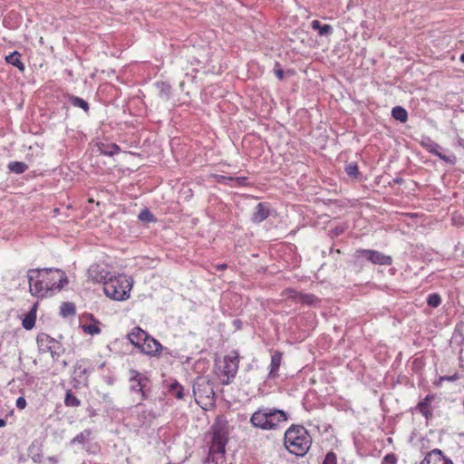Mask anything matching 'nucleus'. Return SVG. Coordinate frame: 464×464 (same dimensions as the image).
<instances>
[{
    "instance_id": "40",
    "label": "nucleus",
    "mask_w": 464,
    "mask_h": 464,
    "mask_svg": "<svg viewBox=\"0 0 464 464\" xmlns=\"http://www.w3.org/2000/svg\"><path fill=\"white\" fill-rule=\"evenodd\" d=\"M212 179H214L215 182H217L218 184L227 185V186H230V187L234 186L233 185L234 177L224 176V175H220V174H212Z\"/></svg>"
},
{
    "instance_id": "1",
    "label": "nucleus",
    "mask_w": 464,
    "mask_h": 464,
    "mask_svg": "<svg viewBox=\"0 0 464 464\" xmlns=\"http://www.w3.org/2000/svg\"><path fill=\"white\" fill-rule=\"evenodd\" d=\"M284 446L290 454L304 457L312 446V437L303 425L292 424L285 431Z\"/></svg>"
},
{
    "instance_id": "51",
    "label": "nucleus",
    "mask_w": 464,
    "mask_h": 464,
    "mask_svg": "<svg viewBox=\"0 0 464 464\" xmlns=\"http://www.w3.org/2000/svg\"><path fill=\"white\" fill-rule=\"evenodd\" d=\"M5 62L18 68L21 72L24 71V64L22 60H5Z\"/></svg>"
},
{
    "instance_id": "59",
    "label": "nucleus",
    "mask_w": 464,
    "mask_h": 464,
    "mask_svg": "<svg viewBox=\"0 0 464 464\" xmlns=\"http://www.w3.org/2000/svg\"><path fill=\"white\" fill-rule=\"evenodd\" d=\"M215 267L218 271H223V270L227 269V265L226 263L218 264L215 266Z\"/></svg>"
},
{
    "instance_id": "5",
    "label": "nucleus",
    "mask_w": 464,
    "mask_h": 464,
    "mask_svg": "<svg viewBox=\"0 0 464 464\" xmlns=\"http://www.w3.org/2000/svg\"><path fill=\"white\" fill-rule=\"evenodd\" d=\"M129 373L130 392L140 394L141 401L148 400L151 392L150 379L136 369H130Z\"/></svg>"
},
{
    "instance_id": "39",
    "label": "nucleus",
    "mask_w": 464,
    "mask_h": 464,
    "mask_svg": "<svg viewBox=\"0 0 464 464\" xmlns=\"http://www.w3.org/2000/svg\"><path fill=\"white\" fill-rule=\"evenodd\" d=\"M13 379L16 380L17 382H20L21 384H23L24 387V386H32L35 382V378L26 372H23L20 376H18L16 378H13Z\"/></svg>"
},
{
    "instance_id": "56",
    "label": "nucleus",
    "mask_w": 464,
    "mask_h": 464,
    "mask_svg": "<svg viewBox=\"0 0 464 464\" xmlns=\"http://www.w3.org/2000/svg\"><path fill=\"white\" fill-rule=\"evenodd\" d=\"M103 379L104 382L110 386L113 385L115 382V378L112 375L105 376Z\"/></svg>"
},
{
    "instance_id": "18",
    "label": "nucleus",
    "mask_w": 464,
    "mask_h": 464,
    "mask_svg": "<svg viewBox=\"0 0 464 464\" xmlns=\"http://www.w3.org/2000/svg\"><path fill=\"white\" fill-rule=\"evenodd\" d=\"M420 464H453V462L440 449H434L425 455Z\"/></svg>"
},
{
    "instance_id": "37",
    "label": "nucleus",
    "mask_w": 464,
    "mask_h": 464,
    "mask_svg": "<svg viewBox=\"0 0 464 464\" xmlns=\"http://www.w3.org/2000/svg\"><path fill=\"white\" fill-rule=\"evenodd\" d=\"M7 388L12 394H25L24 387L20 382H17L16 380L12 379L9 381L7 383Z\"/></svg>"
},
{
    "instance_id": "50",
    "label": "nucleus",
    "mask_w": 464,
    "mask_h": 464,
    "mask_svg": "<svg viewBox=\"0 0 464 464\" xmlns=\"http://www.w3.org/2000/svg\"><path fill=\"white\" fill-rule=\"evenodd\" d=\"M27 405L26 400L24 398V395H21L17 398L15 401V406L19 410H24Z\"/></svg>"
},
{
    "instance_id": "4",
    "label": "nucleus",
    "mask_w": 464,
    "mask_h": 464,
    "mask_svg": "<svg viewBox=\"0 0 464 464\" xmlns=\"http://www.w3.org/2000/svg\"><path fill=\"white\" fill-rule=\"evenodd\" d=\"M353 263L355 266H362L365 263L391 266L392 264V257L378 250L358 248L353 254Z\"/></svg>"
},
{
    "instance_id": "61",
    "label": "nucleus",
    "mask_w": 464,
    "mask_h": 464,
    "mask_svg": "<svg viewBox=\"0 0 464 464\" xmlns=\"http://www.w3.org/2000/svg\"><path fill=\"white\" fill-rule=\"evenodd\" d=\"M403 181H404V179L401 177H396L395 179H393V182L395 184L401 185L403 183Z\"/></svg>"
},
{
    "instance_id": "60",
    "label": "nucleus",
    "mask_w": 464,
    "mask_h": 464,
    "mask_svg": "<svg viewBox=\"0 0 464 464\" xmlns=\"http://www.w3.org/2000/svg\"><path fill=\"white\" fill-rule=\"evenodd\" d=\"M295 74V71L294 69H287L285 71V75L293 76Z\"/></svg>"
},
{
    "instance_id": "21",
    "label": "nucleus",
    "mask_w": 464,
    "mask_h": 464,
    "mask_svg": "<svg viewBox=\"0 0 464 464\" xmlns=\"http://www.w3.org/2000/svg\"><path fill=\"white\" fill-rule=\"evenodd\" d=\"M43 442L39 440H34L27 449L29 458L34 463H41L44 457Z\"/></svg>"
},
{
    "instance_id": "19",
    "label": "nucleus",
    "mask_w": 464,
    "mask_h": 464,
    "mask_svg": "<svg viewBox=\"0 0 464 464\" xmlns=\"http://www.w3.org/2000/svg\"><path fill=\"white\" fill-rule=\"evenodd\" d=\"M272 209L268 202H259L251 216V221L259 224L266 220L271 215Z\"/></svg>"
},
{
    "instance_id": "53",
    "label": "nucleus",
    "mask_w": 464,
    "mask_h": 464,
    "mask_svg": "<svg viewBox=\"0 0 464 464\" xmlns=\"http://www.w3.org/2000/svg\"><path fill=\"white\" fill-rule=\"evenodd\" d=\"M459 378V375L458 372H455L454 374L452 375H445V376H441L440 378V382H444V381H447V382H455L457 381L458 379Z\"/></svg>"
},
{
    "instance_id": "30",
    "label": "nucleus",
    "mask_w": 464,
    "mask_h": 464,
    "mask_svg": "<svg viewBox=\"0 0 464 464\" xmlns=\"http://www.w3.org/2000/svg\"><path fill=\"white\" fill-rule=\"evenodd\" d=\"M156 88L159 90L160 97L162 99L169 100L171 96V85L167 82H156Z\"/></svg>"
},
{
    "instance_id": "36",
    "label": "nucleus",
    "mask_w": 464,
    "mask_h": 464,
    "mask_svg": "<svg viewBox=\"0 0 464 464\" xmlns=\"http://www.w3.org/2000/svg\"><path fill=\"white\" fill-rule=\"evenodd\" d=\"M138 219L145 224L157 222V218L148 208H143L140 212Z\"/></svg>"
},
{
    "instance_id": "33",
    "label": "nucleus",
    "mask_w": 464,
    "mask_h": 464,
    "mask_svg": "<svg viewBox=\"0 0 464 464\" xmlns=\"http://www.w3.org/2000/svg\"><path fill=\"white\" fill-rule=\"evenodd\" d=\"M7 169L11 173L23 174L28 169V165L23 161H10Z\"/></svg>"
},
{
    "instance_id": "42",
    "label": "nucleus",
    "mask_w": 464,
    "mask_h": 464,
    "mask_svg": "<svg viewBox=\"0 0 464 464\" xmlns=\"http://www.w3.org/2000/svg\"><path fill=\"white\" fill-rule=\"evenodd\" d=\"M441 296L438 293L430 294L427 296L426 302L430 307L437 308L441 304Z\"/></svg>"
},
{
    "instance_id": "11",
    "label": "nucleus",
    "mask_w": 464,
    "mask_h": 464,
    "mask_svg": "<svg viewBox=\"0 0 464 464\" xmlns=\"http://www.w3.org/2000/svg\"><path fill=\"white\" fill-rule=\"evenodd\" d=\"M190 64L193 66V72L203 74H220L223 67L219 60H192Z\"/></svg>"
},
{
    "instance_id": "54",
    "label": "nucleus",
    "mask_w": 464,
    "mask_h": 464,
    "mask_svg": "<svg viewBox=\"0 0 464 464\" xmlns=\"http://www.w3.org/2000/svg\"><path fill=\"white\" fill-rule=\"evenodd\" d=\"M232 325L235 327L236 330H241L243 326V323L240 319H234L232 321Z\"/></svg>"
},
{
    "instance_id": "28",
    "label": "nucleus",
    "mask_w": 464,
    "mask_h": 464,
    "mask_svg": "<svg viewBox=\"0 0 464 464\" xmlns=\"http://www.w3.org/2000/svg\"><path fill=\"white\" fill-rule=\"evenodd\" d=\"M311 28L317 31L320 36H328L333 34V27L327 24H322L319 20L311 22Z\"/></svg>"
},
{
    "instance_id": "46",
    "label": "nucleus",
    "mask_w": 464,
    "mask_h": 464,
    "mask_svg": "<svg viewBox=\"0 0 464 464\" xmlns=\"http://www.w3.org/2000/svg\"><path fill=\"white\" fill-rule=\"evenodd\" d=\"M99 269H100V266H98V265H94V266H92L89 268V270H88L89 276H90L92 277V279L93 281H95V282H96V280L94 279V277H93V276H104V275L102 274V272H100V271H99ZM103 272L105 273L106 271H103Z\"/></svg>"
},
{
    "instance_id": "2",
    "label": "nucleus",
    "mask_w": 464,
    "mask_h": 464,
    "mask_svg": "<svg viewBox=\"0 0 464 464\" xmlns=\"http://www.w3.org/2000/svg\"><path fill=\"white\" fill-rule=\"evenodd\" d=\"M93 277L96 282L103 284V292L111 299L123 301L130 297L132 285L126 276H112L110 272H105V276Z\"/></svg>"
},
{
    "instance_id": "34",
    "label": "nucleus",
    "mask_w": 464,
    "mask_h": 464,
    "mask_svg": "<svg viewBox=\"0 0 464 464\" xmlns=\"http://www.w3.org/2000/svg\"><path fill=\"white\" fill-rule=\"evenodd\" d=\"M392 117L401 123L408 120V111L401 106H395L392 110Z\"/></svg>"
},
{
    "instance_id": "20",
    "label": "nucleus",
    "mask_w": 464,
    "mask_h": 464,
    "mask_svg": "<svg viewBox=\"0 0 464 464\" xmlns=\"http://www.w3.org/2000/svg\"><path fill=\"white\" fill-rule=\"evenodd\" d=\"M149 334H150L143 330L141 327L135 326L127 334V339L135 348L139 350L142 344V342L146 341V338H148Z\"/></svg>"
},
{
    "instance_id": "38",
    "label": "nucleus",
    "mask_w": 464,
    "mask_h": 464,
    "mask_svg": "<svg viewBox=\"0 0 464 464\" xmlns=\"http://www.w3.org/2000/svg\"><path fill=\"white\" fill-rule=\"evenodd\" d=\"M64 404L67 407H78L81 405V401L73 394L71 390H68L65 393Z\"/></svg>"
},
{
    "instance_id": "26",
    "label": "nucleus",
    "mask_w": 464,
    "mask_h": 464,
    "mask_svg": "<svg viewBox=\"0 0 464 464\" xmlns=\"http://www.w3.org/2000/svg\"><path fill=\"white\" fill-rule=\"evenodd\" d=\"M97 149L101 154L110 157L114 156L121 151L120 147L116 143L109 142L97 143Z\"/></svg>"
},
{
    "instance_id": "29",
    "label": "nucleus",
    "mask_w": 464,
    "mask_h": 464,
    "mask_svg": "<svg viewBox=\"0 0 464 464\" xmlns=\"http://www.w3.org/2000/svg\"><path fill=\"white\" fill-rule=\"evenodd\" d=\"M68 102L74 107H78L83 110L84 112L88 113L90 111L89 103L81 97L73 94H67Z\"/></svg>"
},
{
    "instance_id": "64",
    "label": "nucleus",
    "mask_w": 464,
    "mask_h": 464,
    "mask_svg": "<svg viewBox=\"0 0 464 464\" xmlns=\"http://www.w3.org/2000/svg\"><path fill=\"white\" fill-rule=\"evenodd\" d=\"M61 365L63 366V368H65V367L68 366V362L63 360V361L61 362Z\"/></svg>"
},
{
    "instance_id": "10",
    "label": "nucleus",
    "mask_w": 464,
    "mask_h": 464,
    "mask_svg": "<svg viewBox=\"0 0 464 464\" xmlns=\"http://www.w3.org/2000/svg\"><path fill=\"white\" fill-rule=\"evenodd\" d=\"M94 372L92 362L88 358L77 360L73 365V381L78 383L87 382L90 374Z\"/></svg>"
},
{
    "instance_id": "7",
    "label": "nucleus",
    "mask_w": 464,
    "mask_h": 464,
    "mask_svg": "<svg viewBox=\"0 0 464 464\" xmlns=\"http://www.w3.org/2000/svg\"><path fill=\"white\" fill-rule=\"evenodd\" d=\"M193 394L198 404L201 401H208V404L215 402V392L213 382L206 377H197L193 382Z\"/></svg>"
},
{
    "instance_id": "27",
    "label": "nucleus",
    "mask_w": 464,
    "mask_h": 464,
    "mask_svg": "<svg viewBox=\"0 0 464 464\" xmlns=\"http://www.w3.org/2000/svg\"><path fill=\"white\" fill-rule=\"evenodd\" d=\"M37 306V303L34 304L23 319L22 325L25 330H31L35 325Z\"/></svg>"
},
{
    "instance_id": "48",
    "label": "nucleus",
    "mask_w": 464,
    "mask_h": 464,
    "mask_svg": "<svg viewBox=\"0 0 464 464\" xmlns=\"http://www.w3.org/2000/svg\"><path fill=\"white\" fill-rule=\"evenodd\" d=\"M160 354L177 358L179 355V352L177 350H174V351L170 350L169 348L162 345V350L160 351Z\"/></svg>"
},
{
    "instance_id": "25",
    "label": "nucleus",
    "mask_w": 464,
    "mask_h": 464,
    "mask_svg": "<svg viewBox=\"0 0 464 464\" xmlns=\"http://www.w3.org/2000/svg\"><path fill=\"white\" fill-rule=\"evenodd\" d=\"M157 417L158 414L153 409H143L138 413V420L141 427L150 426Z\"/></svg>"
},
{
    "instance_id": "32",
    "label": "nucleus",
    "mask_w": 464,
    "mask_h": 464,
    "mask_svg": "<svg viewBox=\"0 0 464 464\" xmlns=\"http://www.w3.org/2000/svg\"><path fill=\"white\" fill-rule=\"evenodd\" d=\"M91 436L92 430L90 429H85L70 440V445H83L86 441H88L91 439Z\"/></svg>"
},
{
    "instance_id": "47",
    "label": "nucleus",
    "mask_w": 464,
    "mask_h": 464,
    "mask_svg": "<svg viewBox=\"0 0 464 464\" xmlns=\"http://www.w3.org/2000/svg\"><path fill=\"white\" fill-rule=\"evenodd\" d=\"M397 457L394 453H388L382 459V464H396Z\"/></svg>"
},
{
    "instance_id": "45",
    "label": "nucleus",
    "mask_w": 464,
    "mask_h": 464,
    "mask_svg": "<svg viewBox=\"0 0 464 464\" xmlns=\"http://www.w3.org/2000/svg\"><path fill=\"white\" fill-rule=\"evenodd\" d=\"M323 464H337V456L334 451H328L323 460Z\"/></svg>"
},
{
    "instance_id": "43",
    "label": "nucleus",
    "mask_w": 464,
    "mask_h": 464,
    "mask_svg": "<svg viewBox=\"0 0 464 464\" xmlns=\"http://www.w3.org/2000/svg\"><path fill=\"white\" fill-rule=\"evenodd\" d=\"M98 324L99 322L95 320L94 324L82 325V330L85 334H88L90 335L99 334L101 333V328L99 327Z\"/></svg>"
},
{
    "instance_id": "16",
    "label": "nucleus",
    "mask_w": 464,
    "mask_h": 464,
    "mask_svg": "<svg viewBox=\"0 0 464 464\" xmlns=\"http://www.w3.org/2000/svg\"><path fill=\"white\" fill-rule=\"evenodd\" d=\"M267 407L258 408L250 417L252 427L262 430H268Z\"/></svg>"
},
{
    "instance_id": "23",
    "label": "nucleus",
    "mask_w": 464,
    "mask_h": 464,
    "mask_svg": "<svg viewBox=\"0 0 464 464\" xmlns=\"http://www.w3.org/2000/svg\"><path fill=\"white\" fill-rule=\"evenodd\" d=\"M283 353L276 350L271 355V362L269 365L268 379H275L278 377V371L282 362Z\"/></svg>"
},
{
    "instance_id": "35",
    "label": "nucleus",
    "mask_w": 464,
    "mask_h": 464,
    "mask_svg": "<svg viewBox=\"0 0 464 464\" xmlns=\"http://www.w3.org/2000/svg\"><path fill=\"white\" fill-rule=\"evenodd\" d=\"M59 314L62 317L73 316L76 314L74 304L71 302H63L60 306Z\"/></svg>"
},
{
    "instance_id": "17",
    "label": "nucleus",
    "mask_w": 464,
    "mask_h": 464,
    "mask_svg": "<svg viewBox=\"0 0 464 464\" xmlns=\"http://www.w3.org/2000/svg\"><path fill=\"white\" fill-rule=\"evenodd\" d=\"M436 394L429 393L413 409L412 411L420 412L426 420L432 418L431 402L435 400Z\"/></svg>"
},
{
    "instance_id": "13",
    "label": "nucleus",
    "mask_w": 464,
    "mask_h": 464,
    "mask_svg": "<svg viewBox=\"0 0 464 464\" xmlns=\"http://www.w3.org/2000/svg\"><path fill=\"white\" fill-rule=\"evenodd\" d=\"M420 144L423 149H425L427 151H429L432 155L437 156L441 160H443L447 163H451V164L455 163V156L450 157V156H447V155L441 153L440 150H442V148L440 146V144L435 142L430 137H429V136L422 137Z\"/></svg>"
},
{
    "instance_id": "6",
    "label": "nucleus",
    "mask_w": 464,
    "mask_h": 464,
    "mask_svg": "<svg viewBox=\"0 0 464 464\" xmlns=\"http://www.w3.org/2000/svg\"><path fill=\"white\" fill-rule=\"evenodd\" d=\"M36 343L40 353H50L53 361H58L65 349L60 341L51 337L45 333H40L36 337Z\"/></svg>"
},
{
    "instance_id": "9",
    "label": "nucleus",
    "mask_w": 464,
    "mask_h": 464,
    "mask_svg": "<svg viewBox=\"0 0 464 464\" xmlns=\"http://www.w3.org/2000/svg\"><path fill=\"white\" fill-rule=\"evenodd\" d=\"M44 274V284L48 287V293L53 290H62L68 284V277L65 272L59 268H42Z\"/></svg>"
},
{
    "instance_id": "31",
    "label": "nucleus",
    "mask_w": 464,
    "mask_h": 464,
    "mask_svg": "<svg viewBox=\"0 0 464 464\" xmlns=\"http://www.w3.org/2000/svg\"><path fill=\"white\" fill-rule=\"evenodd\" d=\"M344 170L345 173L353 179L361 180L362 178V174L360 172L356 162H350L346 164Z\"/></svg>"
},
{
    "instance_id": "62",
    "label": "nucleus",
    "mask_w": 464,
    "mask_h": 464,
    "mask_svg": "<svg viewBox=\"0 0 464 464\" xmlns=\"http://www.w3.org/2000/svg\"><path fill=\"white\" fill-rule=\"evenodd\" d=\"M6 425V420L5 419L0 418V428L5 427Z\"/></svg>"
},
{
    "instance_id": "58",
    "label": "nucleus",
    "mask_w": 464,
    "mask_h": 464,
    "mask_svg": "<svg viewBox=\"0 0 464 464\" xmlns=\"http://www.w3.org/2000/svg\"><path fill=\"white\" fill-rule=\"evenodd\" d=\"M87 412L90 417H95L97 415V411L91 406L87 408Z\"/></svg>"
},
{
    "instance_id": "41",
    "label": "nucleus",
    "mask_w": 464,
    "mask_h": 464,
    "mask_svg": "<svg viewBox=\"0 0 464 464\" xmlns=\"http://www.w3.org/2000/svg\"><path fill=\"white\" fill-rule=\"evenodd\" d=\"M348 228L347 224H342L334 227V228L330 229L328 231V237L334 240V238L338 237L342 234H343Z\"/></svg>"
},
{
    "instance_id": "15",
    "label": "nucleus",
    "mask_w": 464,
    "mask_h": 464,
    "mask_svg": "<svg viewBox=\"0 0 464 464\" xmlns=\"http://www.w3.org/2000/svg\"><path fill=\"white\" fill-rule=\"evenodd\" d=\"M161 350L162 344L150 334L146 338V341L142 342V344L139 349L141 353L150 357H159Z\"/></svg>"
},
{
    "instance_id": "52",
    "label": "nucleus",
    "mask_w": 464,
    "mask_h": 464,
    "mask_svg": "<svg viewBox=\"0 0 464 464\" xmlns=\"http://www.w3.org/2000/svg\"><path fill=\"white\" fill-rule=\"evenodd\" d=\"M2 58H18L21 54L17 51H9L4 50V53L1 54Z\"/></svg>"
},
{
    "instance_id": "8",
    "label": "nucleus",
    "mask_w": 464,
    "mask_h": 464,
    "mask_svg": "<svg viewBox=\"0 0 464 464\" xmlns=\"http://www.w3.org/2000/svg\"><path fill=\"white\" fill-rule=\"evenodd\" d=\"M44 276L42 268H32L27 271L29 292L37 298H44L48 295V287L45 286Z\"/></svg>"
},
{
    "instance_id": "14",
    "label": "nucleus",
    "mask_w": 464,
    "mask_h": 464,
    "mask_svg": "<svg viewBox=\"0 0 464 464\" xmlns=\"http://www.w3.org/2000/svg\"><path fill=\"white\" fill-rule=\"evenodd\" d=\"M268 430H277L282 422L288 420L289 414L284 410L267 407Z\"/></svg>"
},
{
    "instance_id": "3",
    "label": "nucleus",
    "mask_w": 464,
    "mask_h": 464,
    "mask_svg": "<svg viewBox=\"0 0 464 464\" xmlns=\"http://www.w3.org/2000/svg\"><path fill=\"white\" fill-rule=\"evenodd\" d=\"M212 438L209 455L218 453L222 457L226 454V446L228 442L227 420L223 416H218L210 428Z\"/></svg>"
},
{
    "instance_id": "24",
    "label": "nucleus",
    "mask_w": 464,
    "mask_h": 464,
    "mask_svg": "<svg viewBox=\"0 0 464 464\" xmlns=\"http://www.w3.org/2000/svg\"><path fill=\"white\" fill-rule=\"evenodd\" d=\"M167 389L169 393L177 400H183L185 398L184 387L177 379L170 378L167 384Z\"/></svg>"
},
{
    "instance_id": "12",
    "label": "nucleus",
    "mask_w": 464,
    "mask_h": 464,
    "mask_svg": "<svg viewBox=\"0 0 464 464\" xmlns=\"http://www.w3.org/2000/svg\"><path fill=\"white\" fill-rule=\"evenodd\" d=\"M233 355H226L224 357L222 373L227 377V379L222 381V383L225 385H227L232 382V380L236 377L238 370V353L237 352H233Z\"/></svg>"
},
{
    "instance_id": "49",
    "label": "nucleus",
    "mask_w": 464,
    "mask_h": 464,
    "mask_svg": "<svg viewBox=\"0 0 464 464\" xmlns=\"http://www.w3.org/2000/svg\"><path fill=\"white\" fill-rule=\"evenodd\" d=\"M102 402H104L106 404V406L113 409V399L110 395V393H103L102 395Z\"/></svg>"
},
{
    "instance_id": "63",
    "label": "nucleus",
    "mask_w": 464,
    "mask_h": 464,
    "mask_svg": "<svg viewBox=\"0 0 464 464\" xmlns=\"http://www.w3.org/2000/svg\"><path fill=\"white\" fill-rule=\"evenodd\" d=\"M65 72L71 77L72 78L73 77V73H72V70H69V69H66L65 70Z\"/></svg>"
},
{
    "instance_id": "44",
    "label": "nucleus",
    "mask_w": 464,
    "mask_h": 464,
    "mask_svg": "<svg viewBox=\"0 0 464 464\" xmlns=\"http://www.w3.org/2000/svg\"><path fill=\"white\" fill-rule=\"evenodd\" d=\"M233 187L239 188V187H248L250 186V183L248 182L247 177H234V182Z\"/></svg>"
},
{
    "instance_id": "57",
    "label": "nucleus",
    "mask_w": 464,
    "mask_h": 464,
    "mask_svg": "<svg viewBox=\"0 0 464 464\" xmlns=\"http://www.w3.org/2000/svg\"><path fill=\"white\" fill-rule=\"evenodd\" d=\"M46 460L50 463V464H57L59 462V459L55 456H49Z\"/></svg>"
},
{
    "instance_id": "55",
    "label": "nucleus",
    "mask_w": 464,
    "mask_h": 464,
    "mask_svg": "<svg viewBox=\"0 0 464 464\" xmlns=\"http://www.w3.org/2000/svg\"><path fill=\"white\" fill-rule=\"evenodd\" d=\"M275 75L277 77V79L282 81L284 79V77H285V70H283V69H276L275 70Z\"/></svg>"
},
{
    "instance_id": "22",
    "label": "nucleus",
    "mask_w": 464,
    "mask_h": 464,
    "mask_svg": "<svg viewBox=\"0 0 464 464\" xmlns=\"http://www.w3.org/2000/svg\"><path fill=\"white\" fill-rule=\"evenodd\" d=\"M286 291L293 294V298L298 297V302L302 304L316 306L321 302L320 299L314 294H302L292 288H288Z\"/></svg>"
}]
</instances>
